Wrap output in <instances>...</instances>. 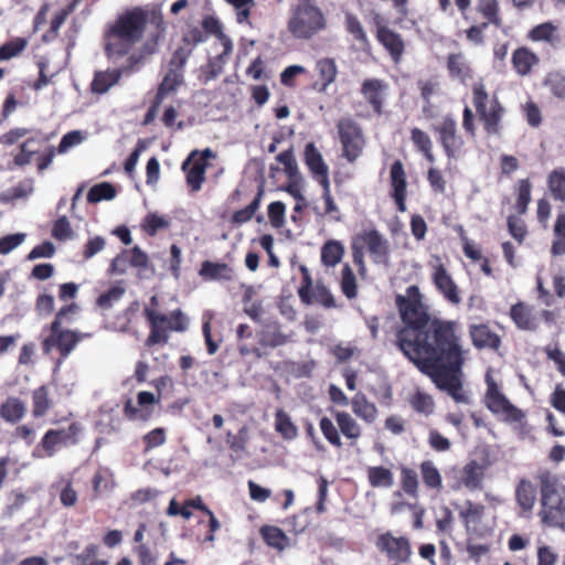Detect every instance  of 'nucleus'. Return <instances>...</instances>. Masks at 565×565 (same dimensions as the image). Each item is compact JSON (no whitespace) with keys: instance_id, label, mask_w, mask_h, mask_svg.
I'll return each mask as SVG.
<instances>
[{"instance_id":"1","label":"nucleus","mask_w":565,"mask_h":565,"mask_svg":"<svg viewBox=\"0 0 565 565\" xmlns=\"http://www.w3.org/2000/svg\"><path fill=\"white\" fill-rule=\"evenodd\" d=\"M396 307L403 322L395 333L397 348L438 388L458 403H468L461 380L468 351L460 323L431 317L416 286L407 288V297H396Z\"/></svg>"},{"instance_id":"2","label":"nucleus","mask_w":565,"mask_h":565,"mask_svg":"<svg viewBox=\"0 0 565 565\" xmlns=\"http://www.w3.org/2000/svg\"><path fill=\"white\" fill-rule=\"evenodd\" d=\"M148 23L156 28L152 34H160L161 38L164 20L160 10H147L142 7L126 10L117 17L107 32L106 51L118 56L127 55L142 40Z\"/></svg>"},{"instance_id":"3","label":"nucleus","mask_w":565,"mask_h":565,"mask_svg":"<svg viewBox=\"0 0 565 565\" xmlns=\"http://www.w3.org/2000/svg\"><path fill=\"white\" fill-rule=\"evenodd\" d=\"M471 102L475 111L469 106L462 110V128L467 137H477L476 116L482 125L487 136H501L503 118L507 109L497 94H490L482 81L475 82L471 87Z\"/></svg>"},{"instance_id":"4","label":"nucleus","mask_w":565,"mask_h":565,"mask_svg":"<svg viewBox=\"0 0 565 565\" xmlns=\"http://www.w3.org/2000/svg\"><path fill=\"white\" fill-rule=\"evenodd\" d=\"M143 317L150 329L146 340L148 348L157 344H167L169 341V331L183 332L188 329V318L180 309L164 315L153 308L145 307Z\"/></svg>"},{"instance_id":"5","label":"nucleus","mask_w":565,"mask_h":565,"mask_svg":"<svg viewBox=\"0 0 565 565\" xmlns=\"http://www.w3.org/2000/svg\"><path fill=\"white\" fill-rule=\"evenodd\" d=\"M83 426L78 422H72L67 427L50 428L36 445L34 456L39 458H52L62 448L74 447L79 444Z\"/></svg>"},{"instance_id":"6","label":"nucleus","mask_w":565,"mask_h":565,"mask_svg":"<svg viewBox=\"0 0 565 565\" xmlns=\"http://www.w3.org/2000/svg\"><path fill=\"white\" fill-rule=\"evenodd\" d=\"M333 417L338 427L328 416H322L319 419V428L331 446L342 448L343 443L340 433L351 441H356L362 436V427L348 412L335 411Z\"/></svg>"},{"instance_id":"7","label":"nucleus","mask_w":565,"mask_h":565,"mask_svg":"<svg viewBox=\"0 0 565 565\" xmlns=\"http://www.w3.org/2000/svg\"><path fill=\"white\" fill-rule=\"evenodd\" d=\"M324 26L326 20L321 10L308 1L297 6L288 22L289 32L300 40H309Z\"/></svg>"},{"instance_id":"8","label":"nucleus","mask_w":565,"mask_h":565,"mask_svg":"<svg viewBox=\"0 0 565 565\" xmlns=\"http://www.w3.org/2000/svg\"><path fill=\"white\" fill-rule=\"evenodd\" d=\"M46 329L50 333L41 342L42 351L44 354H50L54 349L58 351L57 369L70 356L83 335L77 331L63 329L57 321H52Z\"/></svg>"},{"instance_id":"9","label":"nucleus","mask_w":565,"mask_h":565,"mask_svg":"<svg viewBox=\"0 0 565 565\" xmlns=\"http://www.w3.org/2000/svg\"><path fill=\"white\" fill-rule=\"evenodd\" d=\"M337 130L342 149V158L354 163L363 153L366 140L362 127L352 118L338 120Z\"/></svg>"},{"instance_id":"10","label":"nucleus","mask_w":565,"mask_h":565,"mask_svg":"<svg viewBox=\"0 0 565 565\" xmlns=\"http://www.w3.org/2000/svg\"><path fill=\"white\" fill-rule=\"evenodd\" d=\"M486 383L484 405L494 415L503 416V420L507 423L522 422L525 413L507 398L491 375L487 374Z\"/></svg>"},{"instance_id":"11","label":"nucleus","mask_w":565,"mask_h":565,"mask_svg":"<svg viewBox=\"0 0 565 565\" xmlns=\"http://www.w3.org/2000/svg\"><path fill=\"white\" fill-rule=\"evenodd\" d=\"M433 131L437 135V140L449 160L458 159L466 153V141L452 115L444 116L441 121L433 127Z\"/></svg>"},{"instance_id":"12","label":"nucleus","mask_w":565,"mask_h":565,"mask_svg":"<svg viewBox=\"0 0 565 565\" xmlns=\"http://www.w3.org/2000/svg\"><path fill=\"white\" fill-rule=\"evenodd\" d=\"M215 153L206 148L204 150H193L182 162L181 169L185 174V182L191 192H199L205 182V173L209 167V160L214 159Z\"/></svg>"},{"instance_id":"13","label":"nucleus","mask_w":565,"mask_h":565,"mask_svg":"<svg viewBox=\"0 0 565 565\" xmlns=\"http://www.w3.org/2000/svg\"><path fill=\"white\" fill-rule=\"evenodd\" d=\"M299 269L302 274L301 285L298 288V296L303 305L310 306L313 302L324 308H334L335 300L330 290L322 284L313 285L311 275L305 265H300Z\"/></svg>"},{"instance_id":"14","label":"nucleus","mask_w":565,"mask_h":565,"mask_svg":"<svg viewBox=\"0 0 565 565\" xmlns=\"http://www.w3.org/2000/svg\"><path fill=\"white\" fill-rule=\"evenodd\" d=\"M375 547L388 561L395 562L397 565L408 563L412 556L409 539L406 536H395L390 531L376 537Z\"/></svg>"},{"instance_id":"15","label":"nucleus","mask_w":565,"mask_h":565,"mask_svg":"<svg viewBox=\"0 0 565 565\" xmlns=\"http://www.w3.org/2000/svg\"><path fill=\"white\" fill-rule=\"evenodd\" d=\"M375 38L377 42L388 52L391 58L395 63H399L405 51V43L402 35L385 23L381 14L374 15Z\"/></svg>"},{"instance_id":"16","label":"nucleus","mask_w":565,"mask_h":565,"mask_svg":"<svg viewBox=\"0 0 565 565\" xmlns=\"http://www.w3.org/2000/svg\"><path fill=\"white\" fill-rule=\"evenodd\" d=\"M157 399L153 393L141 391L137 395V405L129 398L124 404V415L129 420L148 422L153 414Z\"/></svg>"},{"instance_id":"17","label":"nucleus","mask_w":565,"mask_h":565,"mask_svg":"<svg viewBox=\"0 0 565 565\" xmlns=\"http://www.w3.org/2000/svg\"><path fill=\"white\" fill-rule=\"evenodd\" d=\"M135 267L140 270L150 268L149 257L142 249H122L110 264L111 274H125L128 268Z\"/></svg>"},{"instance_id":"18","label":"nucleus","mask_w":565,"mask_h":565,"mask_svg":"<svg viewBox=\"0 0 565 565\" xmlns=\"http://www.w3.org/2000/svg\"><path fill=\"white\" fill-rule=\"evenodd\" d=\"M390 184L392 188L391 196L396 204L398 212L406 211L407 180L404 166L401 160H396L390 168Z\"/></svg>"},{"instance_id":"19","label":"nucleus","mask_w":565,"mask_h":565,"mask_svg":"<svg viewBox=\"0 0 565 565\" xmlns=\"http://www.w3.org/2000/svg\"><path fill=\"white\" fill-rule=\"evenodd\" d=\"M316 81L312 83V89L324 94L328 88L335 83L339 70L333 57H321L315 64Z\"/></svg>"},{"instance_id":"20","label":"nucleus","mask_w":565,"mask_h":565,"mask_svg":"<svg viewBox=\"0 0 565 565\" xmlns=\"http://www.w3.org/2000/svg\"><path fill=\"white\" fill-rule=\"evenodd\" d=\"M303 162L308 168L311 177L318 182L322 183L330 181L329 167L326 163L321 152L313 142H308L303 150Z\"/></svg>"},{"instance_id":"21","label":"nucleus","mask_w":565,"mask_h":565,"mask_svg":"<svg viewBox=\"0 0 565 565\" xmlns=\"http://www.w3.org/2000/svg\"><path fill=\"white\" fill-rule=\"evenodd\" d=\"M386 88L387 84L379 78H366L361 85L362 96L377 116L383 114Z\"/></svg>"},{"instance_id":"22","label":"nucleus","mask_w":565,"mask_h":565,"mask_svg":"<svg viewBox=\"0 0 565 565\" xmlns=\"http://www.w3.org/2000/svg\"><path fill=\"white\" fill-rule=\"evenodd\" d=\"M541 522L551 527H565V501L559 495L548 499L546 504L541 503L539 512Z\"/></svg>"},{"instance_id":"23","label":"nucleus","mask_w":565,"mask_h":565,"mask_svg":"<svg viewBox=\"0 0 565 565\" xmlns=\"http://www.w3.org/2000/svg\"><path fill=\"white\" fill-rule=\"evenodd\" d=\"M469 335L476 349L498 351L502 344L501 337L491 330L487 323L470 324Z\"/></svg>"},{"instance_id":"24","label":"nucleus","mask_w":565,"mask_h":565,"mask_svg":"<svg viewBox=\"0 0 565 565\" xmlns=\"http://www.w3.org/2000/svg\"><path fill=\"white\" fill-rule=\"evenodd\" d=\"M257 345L266 352V349H275L289 342L290 335L282 332L277 321L266 323L257 333Z\"/></svg>"},{"instance_id":"25","label":"nucleus","mask_w":565,"mask_h":565,"mask_svg":"<svg viewBox=\"0 0 565 565\" xmlns=\"http://www.w3.org/2000/svg\"><path fill=\"white\" fill-rule=\"evenodd\" d=\"M509 316L520 330L534 331L539 327V319L534 312V307L526 302L519 301L512 305Z\"/></svg>"},{"instance_id":"26","label":"nucleus","mask_w":565,"mask_h":565,"mask_svg":"<svg viewBox=\"0 0 565 565\" xmlns=\"http://www.w3.org/2000/svg\"><path fill=\"white\" fill-rule=\"evenodd\" d=\"M433 281L450 303L458 305L461 301L458 287L443 264L435 266Z\"/></svg>"},{"instance_id":"27","label":"nucleus","mask_w":565,"mask_h":565,"mask_svg":"<svg viewBox=\"0 0 565 565\" xmlns=\"http://www.w3.org/2000/svg\"><path fill=\"white\" fill-rule=\"evenodd\" d=\"M483 479L484 467L477 460H470L462 467L459 482L454 489H459L462 486L469 491L481 490Z\"/></svg>"},{"instance_id":"28","label":"nucleus","mask_w":565,"mask_h":565,"mask_svg":"<svg viewBox=\"0 0 565 565\" xmlns=\"http://www.w3.org/2000/svg\"><path fill=\"white\" fill-rule=\"evenodd\" d=\"M171 227V218L156 212L148 213L140 222L141 232L149 237L170 235Z\"/></svg>"},{"instance_id":"29","label":"nucleus","mask_w":565,"mask_h":565,"mask_svg":"<svg viewBox=\"0 0 565 565\" xmlns=\"http://www.w3.org/2000/svg\"><path fill=\"white\" fill-rule=\"evenodd\" d=\"M199 275L205 281H232L235 278L234 269L226 263L204 260Z\"/></svg>"},{"instance_id":"30","label":"nucleus","mask_w":565,"mask_h":565,"mask_svg":"<svg viewBox=\"0 0 565 565\" xmlns=\"http://www.w3.org/2000/svg\"><path fill=\"white\" fill-rule=\"evenodd\" d=\"M511 63L518 75L526 76L540 63V57L527 46H520L513 51Z\"/></svg>"},{"instance_id":"31","label":"nucleus","mask_w":565,"mask_h":565,"mask_svg":"<svg viewBox=\"0 0 565 565\" xmlns=\"http://www.w3.org/2000/svg\"><path fill=\"white\" fill-rule=\"evenodd\" d=\"M253 337V329L246 324L241 323L236 328L237 338V351L242 358L253 356L255 360H262L267 355V352L263 351L254 344L247 342Z\"/></svg>"},{"instance_id":"32","label":"nucleus","mask_w":565,"mask_h":565,"mask_svg":"<svg viewBox=\"0 0 565 565\" xmlns=\"http://www.w3.org/2000/svg\"><path fill=\"white\" fill-rule=\"evenodd\" d=\"M535 479L540 488V502L546 504L552 497L559 495V478L550 470H540Z\"/></svg>"},{"instance_id":"33","label":"nucleus","mask_w":565,"mask_h":565,"mask_svg":"<svg viewBox=\"0 0 565 565\" xmlns=\"http://www.w3.org/2000/svg\"><path fill=\"white\" fill-rule=\"evenodd\" d=\"M121 76L122 70L118 68L97 71L90 83V92L97 95L105 94L119 83Z\"/></svg>"},{"instance_id":"34","label":"nucleus","mask_w":565,"mask_h":565,"mask_svg":"<svg viewBox=\"0 0 565 565\" xmlns=\"http://www.w3.org/2000/svg\"><path fill=\"white\" fill-rule=\"evenodd\" d=\"M352 412L367 424H373L379 415L376 405L370 402L364 393H356L350 401Z\"/></svg>"},{"instance_id":"35","label":"nucleus","mask_w":565,"mask_h":565,"mask_svg":"<svg viewBox=\"0 0 565 565\" xmlns=\"http://www.w3.org/2000/svg\"><path fill=\"white\" fill-rule=\"evenodd\" d=\"M160 34H150L137 53L130 54L127 58V65L122 67L124 72H130L141 64L147 56L152 55L158 50Z\"/></svg>"},{"instance_id":"36","label":"nucleus","mask_w":565,"mask_h":565,"mask_svg":"<svg viewBox=\"0 0 565 565\" xmlns=\"http://www.w3.org/2000/svg\"><path fill=\"white\" fill-rule=\"evenodd\" d=\"M447 70L449 75L466 83L472 78V68L461 53H451L447 57Z\"/></svg>"},{"instance_id":"37","label":"nucleus","mask_w":565,"mask_h":565,"mask_svg":"<svg viewBox=\"0 0 565 565\" xmlns=\"http://www.w3.org/2000/svg\"><path fill=\"white\" fill-rule=\"evenodd\" d=\"M183 82L184 74L174 72V70H168L154 95L156 104L161 105L163 99L171 93H174L178 87L183 84Z\"/></svg>"},{"instance_id":"38","label":"nucleus","mask_w":565,"mask_h":565,"mask_svg":"<svg viewBox=\"0 0 565 565\" xmlns=\"http://www.w3.org/2000/svg\"><path fill=\"white\" fill-rule=\"evenodd\" d=\"M515 500L523 512L532 511L536 501V489L526 479H521L515 488Z\"/></svg>"},{"instance_id":"39","label":"nucleus","mask_w":565,"mask_h":565,"mask_svg":"<svg viewBox=\"0 0 565 565\" xmlns=\"http://www.w3.org/2000/svg\"><path fill=\"white\" fill-rule=\"evenodd\" d=\"M344 26L347 32L359 43L362 50L371 47V41L359 18L353 13H347L344 17Z\"/></svg>"},{"instance_id":"40","label":"nucleus","mask_w":565,"mask_h":565,"mask_svg":"<svg viewBox=\"0 0 565 565\" xmlns=\"http://www.w3.org/2000/svg\"><path fill=\"white\" fill-rule=\"evenodd\" d=\"M259 534L264 542L278 551H284L289 545V537L276 525H263Z\"/></svg>"},{"instance_id":"41","label":"nucleus","mask_w":565,"mask_h":565,"mask_svg":"<svg viewBox=\"0 0 565 565\" xmlns=\"http://www.w3.org/2000/svg\"><path fill=\"white\" fill-rule=\"evenodd\" d=\"M204 34L215 35L225 52H233V42L228 35L223 32L222 23L214 15H205L201 22Z\"/></svg>"},{"instance_id":"42","label":"nucleus","mask_w":565,"mask_h":565,"mask_svg":"<svg viewBox=\"0 0 565 565\" xmlns=\"http://www.w3.org/2000/svg\"><path fill=\"white\" fill-rule=\"evenodd\" d=\"M419 471L424 486L427 489L440 491L443 489V477L434 461L424 460L419 463Z\"/></svg>"},{"instance_id":"43","label":"nucleus","mask_w":565,"mask_h":565,"mask_svg":"<svg viewBox=\"0 0 565 565\" xmlns=\"http://www.w3.org/2000/svg\"><path fill=\"white\" fill-rule=\"evenodd\" d=\"M25 415V405L18 397L7 398L0 406V417L11 424L20 422Z\"/></svg>"},{"instance_id":"44","label":"nucleus","mask_w":565,"mask_h":565,"mask_svg":"<svg viewBox=\"0 0 565 565\" xmlns=\"http://www.w3.org/2000/svg\"><path fill=\"white\" fill-rule=\"evenodd\" d=\"M527 38L534 42H547L553 46H556L561 41V38L557 34V26L552 22H544L535 25L530 30Z\"/></svg>"},{"instance_id":"45","label":"nucleus","mask_w":565,"mask_h":565,"mask_svg":"<svg viewBox=\"0 0 565 565\" xmlns=\"http://www.w3.org/2000/svg\"><path fill=\"white\" fill-rule=\"evenodd\" d=\"M476 9L486 20L482 23H488V26L492 24L495 28H500L502 25L503 20L500 14L498 0H478Z\"/></svg>"},{"instance_id":"46","label":"nucleus","mask_w":565,"mask_h":565,"mask_svg":"<svg viewBox=\"0 0 565 565\" xmlns=\"http://www.w3.org/2000/svg\"><path fill=\"white\" fill-rule=\"evenodd\" d=\"M486 507L481 503H475L470 500L465 502V509L459 512V516L463 522V525L467 531L471 529V526H476L482 522L484 516Z\"/></svg>"},{"instance_id":"47","label":"nucleus","mask_w":565,"mask_h":565,"mask_svg":"<svg viewBox=\"0 0 565 565\" xmlns=\"http://www.w3.org/2000/svg\"><path fill=\"white\" fill-rule=\"evenodd\" d=\"M367 481L372 488H391L394 484V475L390 468L373 466L366 469Z\"/></svg>"},{"instance_id":"48","label":"nucleus","mask_w":565,"mask_h":565,"mask_svg":"<svg viewBox=\"0 0 565 565\" xmlns=\"http://www.w3.org/2000/svg\"><path fill=\"white\" fill-rule=\"evenodd\" d=\"M232 52H225L223 47L222 52L214 57L209 58L207 63L201 67L202 76L205 83L216 78L224 70L227 63L228 56Z\"/></svg>"},{"instance_id":"49","label":"nucleus","mask_w":565,"mask_h":565,"mask_svg":"<svg viewBox=\"0 0 565 565\" xmlns=\"http://www.w3.org/2000/svg\"><path fill=\"white\" fill-rule=\"evenodd\" d=\"M411 140L416 150L423 153L428 162H435V156L433 153V141L427 132L415 127L411 130Z\"/></svg>"},{"instance_id":"50","label":"nucleus","mask_w":565,"mask_h":565,"mask_svg":"<svg viewBox=\"0 0 565 565\" xmlns=\"http://www.w3.org/2000/svg\"><path fill=\"white\" fill-rule=\"evenodd\" d=\"M52 406L46 385H41L32 392V415L35 418L43 417Z\"/></svg>"},{"instance_id":"51","label":"nucleus","mask_w":565,"mask_h":565,"mask_svg":"<svg viewBox=\"0 0 565 565\" xmlns=\"http://www.w3.org/2000/svg\"><path fill=\"white\" fill-rule=\"evenodd\" d=\"M275 429L286 440H292L298 436L297 426L284 409H277L275 413Z\"/></svg>"},{"instance_id":"52","label":"nucleus","mask_w":565,"mask_h":565,"mask_svg":"<svg viewBox=\"0 0 565 565\" xmlns=\"http://www.w3.org/2000/svg\"><path fill=\"white\" fill-rule=\"evenodd\" d=\"M399 482L402 490L411 498L418 497V475L415 469L407 466L399 467Z\"/></svg>"},{"instance_id":"53","label":"nucleus","mask_w":565,"mask_h":565,"mask_svg":"<svg viewBox=\"0 0 565 565\" xmlns=\"http://www.w3.org/2000/svg\"><path fill=\"white\" fill-rule=\"evenodd\" d=\"M34 191L33 180L25 179L19 182L15 186L0 193V202L3 204L11 203L19 199H24L31 195Z\"/></svg>"},{"instance_id":"54","label":"nucleus","mask_w":565,"mask_h":565,"mask_svg":"<svg viewBox=\"0 0 565 565\" xmlns=\"http://www.w3.org/2000/svg\"><path fill=\"white\" fill-rule=\"evenodd\" d=\"M95 497L115 487L114 476L108 468L99 467L92 479Z\"/></svg>"},{"instance_id":"55","label":"nucleus","mask_w":565,"mask_h":565,"mask_svg":"<svg viewBox=\"0 0 565 565\" xmlns=\"http://www.w3.org/2000/svg\"><path fill=\"white\" fill-rule=\"evenodd\" d=\"M117 190L114 184L109 182H102L93 185L87 193V201L89 203H98L100 201H109L115 199Z\"/></svg>"},{"instance_id":"56","label":"nucleus","mask_w":565,"mask_h":565,"mask_svg":"<svg viewBox=\"0 0 565 565\" xmlns=\"http://www.w3.org/2000/svg\"><path fill=\"white\" fill-rule=\"evenodd\" d=\"M51 235L58 242H65L75 237V232L66 216H60L54 221Z\"/></svg>"},{"instance_id":"57","label":"nucleus","mask_w":565,"mask_h":565,"mask_svg":"<svg viewBox=\"0 0 565 565\" xmlns=\"http://www.w3.org/2000/svg\"><path fill=\"white\" fill-rule=\"evenodd\" d=\"M28 40L24 38H14L0 46V62L8 61L19 56L26 47Z\"/></svg>"},{"instance_id":"58","label":"nucleus","mask_w":565,"mask_h":565,"mask_svg":"<svg viewBox=\"0 0 565 565\" xmlns=\"http://www.w3.org/2000/svg\"><path fill=\"white\" fill-rule=\"evenodd\" d=\"M248 441V429L243 426L237 434H233L227 431L226 434V444L228 448L236 455H242L246 451V446Z\"/></svg>"},{"instance_id":"59","label":"nucleus","mask_w":565,"mask_h":565,"mask_svg":"<svg viewBox=\"0 0 565 565\" xmlns=\"http://www.w3.org/2000/svg\"><path fill=\"white\" fill-rule=\"evenodd\" d=\"M409 404L415 412L424 414L426 416L433 414L435 407L433 397L429 394H426L420 391L416 392L409 398Z\"/></svg>"},{"instance_id":"60","label":"nucleus","mask_w":565,"mask_h":565,"mask_svg":"<svg viewBox=\"0 0 565 565\" xmlns=\"http://www.w3.org/2000/svg\"><path fill=\"white\" fill-rule=\"evenodd\" d=\"M531 190L532 184L529 179H521L518 182L516 188V203L515 209L519 214H524L527 210L529 203L531 202Z\"/></svg>"},{"instance_id":"61","label":"nucleus","mask_w":565,"mask_h":565,"mask_svg":"<svg viewBox=\"0 0 565 565\" xmlns=\"http://www.w3.org/2000/svg\"><path fill=\"white\" fill-rule=\"evenodd\" d=\"M252 297L253 290L249 288L243 296V310L254 322H259L264 315L263 302L260 300L252 301Z\"/></svg>"},{"instance_id":"62","label":"nucleus","mask_w":565,"mask_h":565,"mask_svg":"<svg viewBox=\"0 0 565 565\" xmlns=\"http://www.w3.org/2000/svg\"><path fill=\"white\" fill-rule=\"evenodd\" d=\"M548 189L555 200L565 201V172L554 170L548 175Z\"/></svg>"},{"instance_id":"63","label":"nucleus","mask_w":565,"mask_h":565,"mask_svg":"<svg viewBox=\"0 0 565 565\" xmlns=\"http://www.w3.org/2000/svg\"><path fill=\"white\" fill-rule=\"evenodd\" d=\"M191 55L192 47L182 45L178 46L175 51L172 53V56L169 61L168 70H174V72L184 74L185 64Z\"/></svg>"},{"instance_id":"64","label":"nucleus","mask_w":565,"mask_h":565,"mask_svg":"<svg viewBox=\"0 0 565 565\" xmlns=\"http://www.w3.org/2000/svg\"><path fill=\"white\" fill-rule=\"evenodd\" d=\"M124 294L125 289L122 287L113 286L108 290L98 296L96 303L102 309H110L115 302L120 300Z\"/></svg>"}]
</instances>
